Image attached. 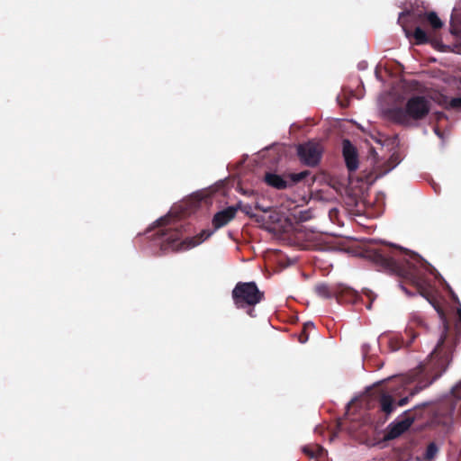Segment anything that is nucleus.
Masks as SVG:
<instances>
[{
	"mask_svg": "<svg viewBox=\"0 0 461 461\" xmlns=\"http://www.w3.org/2000/svg\"><path fill=\"white\" fill-rule=\"evenodd\" d=\"M423 16L434 30L440 29L443 26V23L435 12L425 13Z\"/></svg>",
	"mask_w": 461,
	"mask_h": 461,
	"instance_id": "f3484780",
	"label": "nucleus"
},
{
	"mask_svg": "<svg viewBox=\"0 0 461 461\" xmlns=\"http://www.w3.org/2000/svg\"><path fill=\"white\" fill-rule=\"evenodd\" d=\"M339 292L336 300L339 303H357L360 298L357 291L344 285H338Z\"/></svg>",
	"mask_w": 461,
	"mask_h": 461,
	"instance_id": "f8f14e48",
	"label": "nucleus"
},
{
	"mask_svg": "<svg viewBox=\"0 0 461 461\" xmlns=\"http://www.w3.org/2000/svg\"><path fill=\"white\" fill-rule=\"evenodd\" d=\"M415 329L423 330H429L428 324L426 323L425 320L422 317L418 316V315L412 316V318L411 319L409 325L405 330L406 336L410 337L409 343H411L420 333V331L416 332L414 330Z\"/></svg>",
	"mask_w": 461,
	"mask_h": 461,
	"instance_id": "ddd939ff",
	"label": "nucleus"
},
{
	"mask_svg": "<svg viewBox=\"0 0 461 461\" xmlns=\"http://www.w3.org/2000/svg\"><path fill=\"white\" fill-rule=\"evenodd\" d=\"M322 151L321 144L313 141L299 144L297 147V155L300 160L309 167H315L319 164Z\"/></svg>",
	"mask_w": 461,
	"mask_h": 461,
	"instance_id": "6e6552de",
	"label": "nucleus"
},
{
	"mask_svg": "<svg viewBox=\"0 0 461 461\" xmlns=\"http://www.w3.org/2000/svg\"><path fill=\"white\" fill-rule=\"evenodd\" d=\"M298 339L303 344L306 343L308 341V339H309L308 331L303 329L301 333L299 334Z\"/></svg>",
	"mask_w": 461,
	"mask_h": 461,
	"instance_id": "393cba45",
	"label": "nucleus"
},
{
	"mask_svg": "<svg viewBox=\"0 0 461 461\" xmlns=\"http://www.w3.org/2000/svg\"><path fill=\"white\" fill-rule=\"evenodd\" d=\"M255 207H256V209H258V210H260L262 212H268V209L263 208L258 203H257Z\"/></svg>",
	"mask_w": 461,
	"mask_h": 461,
	"instance_id": "c85d7f7f",
	"label": "nucleus"
},
{
	"mask_svg": "<svg viewBox=\"0 0 461 461\" xmlns=\"http://www.w3.org/2000/svg\"><path fill=\"white\" fill-rule=\"evenodd\" d=\"M314 452H316V457L322 456L326 450L320 445L314 444Z\"/></svg>",
	"mask_w": 461,
	"mask_h": 461,
	"instance_id": "bb28decb",
	"label": "nucleus"
},
{
	"mask_svg": "<svg viewBox=\"0 0 461 461\" xmlns=\"http://www.w3.org/2000/svg\"><path fill=\"white\" fill-rule=\"evenodd\" d=\"M235 306L238 309L248 308L247 313L255 317L254 306L265 298L264 292L260 291L255 282H238L231 292Z\"/></svg>",
	"mask_w": 461,
	"mask_h": 461,
	"instance_id": "39448f33",
	"label": "nucleus"
},
{
	"mask_svg": "<svg viewBox=\"0 0 461 461\" xmlns=\"http://www.w3.org/2000/svg\"><path fill=\"white\" fill-rule=\"evenodd\" d=\"M364 258L379 269L408 280L420 295L431 303L424 279V271L428 269L429 263L420 255L397 246L379 244L368 247L364 251Z\"/></svg>",
	"mask_w": 461,
	"mask_h": 461,
	"instance_id": "f257e3e1",
	"label": "nucleus"
},
{
	"mask_svg": "<svg viewBox=\"0 0 461 461\" xmlns=\"http://www.w3.org/2000/svg\"><path fill=\"white\" fill-rule=\"evenodd\" d=\"M446 290L447 291L451 300L458 305L457 307V317H458V321L455 323V332H456V336L458 337V336H461V303H460V301L458 299V296L456 295V294L454 292V290L451 288V286L447 284L446 286H445Z\"/></svg>",
	"mask_w": 461,
	"mask_h": 461,
	"instance_id": "2eb2a0df",
	"label": "nucleus"
},
{
	"mask_svg": "<svg viewBox=\"0 0 461 461\" xmlns=\"http://www.w3.org/2000/svg\"><path fill=\"white\" fill-rule=\"evenodd\" d=\"M399 163V160H398V158L394 155H393L389 161H388V164H390V167H388V169H386V171H390L392 168H393L397 164Z\"/></svg>",
	"mask_w": 461,
	"mask_h": 461,
	"instance_id": "a878e982",
	"label": "nucleus"
},
{
	"mask_svg": "<svg viewBox=\"0 0 461 461\" xmlns=\"http://www.w3.org/2000/svg\"><path fill=\"white\" fill-rule=\"evenodd\" d=\"M158 229L148 238L158 244L163 253L169 251H179L195 247L207 240L212 232L203 230L198 236L185 239L180 241L183 237V226L180 223L167 224V217L157 221Z\"/></svg>",
	"mask_w": 461,
	"mask_h": 461,
	"instance_id": "7ed1b4c3",
	"label": "nucleus"
},
{
	"mask_svg": "<svg viewBox=\"0 0 461 461\" xmlns=\"http://www.w3.org/2000/svg\"><path fill=\"white\" fill-rule=\"evenodd\" d=\"M448 108L461 109V97L452 98L448 104Z\"/></svg>",
	"mask_w": 461,
	"mask_h": 461,
	"instance_id": "5701e85b",
	"label": "nucleus"
},
{
	"mask_svg": "<svg viewBox=\"0 0 461 461\" xmlns=\"http://www.w3.org/2000/svg\"><path fill=\"white\" fill-rule=\"evenodd\" d=\"M310 172L308 170L300 173H290L285 176L276 173L267 172L264 176V182L277 190H285L303 180Z\"/></svg>",
	"mask_w": 461,
	"mask_h": 461,
	"instance_id": "0eeeda50",
	"label": "nucleus"
},
{
	"mask_svg": "<svg viewBox=\"0 0 461 461\" xmlns=\"http://www.w3.org/2000/svg\"><path fill=\"white\" fill-rule=\"evenodd\" d=\"M455 414H461V382L452 388L448 396L438 402L434 421L447 426L452 422Z\"/></svg>",
	"mask_w": 461,
	"mask_h": 461,
	"instance_id": "423d86ee",
	"label": "nucleus"
},
{
	"mask_svg": "<svg viewBox=\"0 0 461 461\" xmlns=\"http://www.w3.org/2000/svg\"><path fill=\"white\" fill-rule=\"evenodd\" d=\"M314 328V324L312 321H307L303 324V329L305 330H312Z\"/></svg>",
	"mask_w": 461,
	"mask_h": 461,
	"instance_id": "cd10ccee",
	"label": "nucleus"
},
{
	"mask_svg": "<svg viewBox=\"0 0 461 461\" xmlns=\"http://www.w3.org/2000/svg\"><path fill=\"white\" fill-rule=\"evenodd\" d=\"M416 44H424L429 41V37L424 30L420 27H416L413 32Z\"/></svg>",
	"mask_w": 461,
	"mask_h": 461,
	"instance_id": "6ab92c4d",
	"label": "nucleus"
},
{
	"mask_svg": "<svg viewBox=\"0 0 461 461\" xmlns=\"http://www.w3.org/2000/svg\"><path fill=\"white\" fill-rule=\"evenodd\" d=\"M442 323V335L429 358L407 374L396 376L391 381L392 384L388 389L393 395L401 397L397 405H406L410 398L429 386L441 376L450 364L452 353L449 350H444L442 348L449 327L446 320H443Z\"/></svg>",
	"mask_w": 461,
	"mask_h": 461,
	"instance_id": "f03ea898",
	"label": "nucleus"
},
{
	"mask_svg": "<svg viewBox=\"0 0 461 461\" xmlns=\"http://www.w3.org/2000/svg\"><path fill=\"white\" fill-rule=\"evenodd\" d=\"M426 405H427V403H425V402H424V403H422V404H420V406H422V407H425ZM418 407H420V405H417V406H416V408H418Z\"/></svg>",
	"mask_w": 461,
	"mask_h": 461,
	"instance_id": "7c9ffc66",
	"label": "nucleus"
},
{
	"mask_svg": "<svg viewBox=\"0 0 461 461\" xmlns=\"http://www.w3.org/2000/svg\"><path fill=\"white\" fill-rule=\"evenodd\" d=\"M303 452L311 458L316 457V452H314V445H307L303 447Z\"/></svg>",
	"mask_w": 461,
	"mask_h": 461,
	"instance_id": "4be33fe9",
	"label": "nucleus"
},
{
	"mask_svg": "<svg viewBox=\"0 0 461 461\" xmlns=\"http://www.w3.org/2000/svg\"><path fill=\"white\" fill-rule=\"evenodd\" d=\"M414 410H408L404 412L402 420L393 422L388 427L386 438L393 439L407 431L415 420Z\"/></svg>",
	"mask_w": 461,
	"mask_h": 461,
	"instance_id": "1a4fd4ad",
	"label": "nucleus"
},
{
	"mask_svg": "<svg viewBox=\"0 0 461 461\" xmlns=\"http://www.w3.org/2000/svg\"><path fill=\"white\" fill-rule=\"evenodd\" d=\"M237 208L229 206L218 212L212 218V224L215 230L221 229L230 222L236 216Z\"/></svg>",
	"mask_w": 461,
	"mask_h": 461,
	"instance_id": "9b49d317",
	"label": "nucleus"
},
{
	"mask_svg": "<svg viewBox=\"0 0 461 461\" xmlns=\"http://www.w3.org/2000/svg\"><path fill=\"white\" fill-rule=\"evenodd\" d=\"M438 452V447L436 443L431 442L427 446L426 451L423 456L424 460H431L433 459Z\"/></svg>",
	"mask_w": 461,
	"mask_h": 461,
	"instance_id": "412c9836",
	"label": "nucleus"
},
{
	"mask_svg": "<svg viewBox=\"0 0 461 461\" xmlns=\"http://www.w3.org/2000/svg\"><path fill=\"white\" fill-rule=\"evenodd\" d=\"M365 294L367 296V298L369 300L368 303L366 304V308L368 310H370L372 308V303H373V301L375 298V295L373 294V292H371L369 290L366 291Z\"/></svg>",
	"mask_w": 461,
	"mask_h": 461,
	"instance_id": "b1692460",
	"label": "nucleus"
},
{
	"mask_svg": "<svg viewBox=\"0 0 461 461\" xmlns=\"http://www.w3.org/2000/svg\"><path fill=\"white\" fill-rule=\"evenodd\" d=\"M380 410L386 415H390L395 407L394 400L392 395L383 393L378 399Z\"/></svg>",
	"mask_w": 461,
	"mask_h": 461,
	"instance_id": "dca6fc26",
	"label": "nucleus"
},
{
	"mask_svg": "<svg viewBox=\"0 0 461 461\" xmlns=\"http://www.w3.org/2000/svg\"><path fill=\"white\" fill-rule=\"evenodd\" d=\"M342 155L345 159L346 167L349 172H354L358 168V153L349 140L342 141Z\"/></svg>",
	"mask_w": 461,
	"mask_h": 461,
	"instance_id": "9d476101",
	"label": "nucleus"
},
{
	"mask_svg": "<svg viewBox=\"0 0 461 461\" xmlns=\"http://www.w3.org/2000/svg\"><path fill=\"white\" fill-rule=\"evenodd\" d=\"M315 293L318 294V296L324 298V299H330L335 298L336 294H338V292L339 291L338 288V285H327L324 283L317 284L314 287Z\"/></svg>",
	"mask_w": 461,
	"mask_h": 461,
	"instance_id": "4468645a",
	"label": "nucleus"
},
{
	"mask_svg": "<svg viewBox=\"0 0 461 461\" xmlns=\"http://www.w3.org/2000/svg\"><path fill=\"white\" fill-rule=\"evenodd\" d=\"M431 103L423 95L410 97L403 108H393L390 111L391 119L403 126H411L412 121H421L430 112Z\"/></svg>",
	"mask_w": 461,
	"mask_h": 461,
	"instance_id": "20e7f679",
	"label": "nucleus"
},
{
	"mask_svg": "<svg viewBox=\"0 0 461 461\" xmlns=\"http://www.w3.org/2000/svg\"><path fill=\"white\" fill-rule=\"evenodd\" d=\"M233 207L237 208V212L241 211L249 217L256 218V220L259 221V219L257 218V215L252 212V207L250 204H244L242 202H239L236 205H233Z\"/></svg>",
	"mask_w": 461,
	"mask_h": 461,
	"instance_id": "aec40b11",
	"label": "nucleus"
},
{
	"mask_svg": "<svg viewBox=\"0 0 461 461\" xmlns=\"http://www.w3.org/2000/svg\"><path fill=\"white\" fill-rule=\"evenodd\" d=\"M401 288L409 295H411V294L409 293V291L403 286V285H401Z\"/></svg>",
	"mask_w": 461,
	"mask_h": 461,
	"instance_id": "c756f323",
	"label": "nucleus"
},
{
	"mask_svg": "<svg viewBox=\"0 0 461 461\" xmlns=\"http://www.w3.org/2000/svg\"><path fill=\"white\" fill-rule=\"evenodd\" d=\"M294 219L298 222L306 221L310 219H312V215L310 210H295L294 212L292 214Z\"/></svg>",
	"mask_w": 461,
	"mask_h": 461,
	"instance_id": "a211bd4d",
	"label": "nucleus"
}]
</instances>
